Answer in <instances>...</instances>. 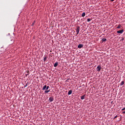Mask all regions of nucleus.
<instances>
[{
  "mask_svg": "<svg viewBox=\"0 0 125 125\" xmlns=\"http://www.w3.org/2000/svg\"><path fill=\"white\" fill-rule=\"evenodd\" d=\"M101 65H98L97 67V72H100V71H101Z\"/></svg>",
  "mask_w": 125,
  "mask_h": 125,
  "instance_id": "obj_1",
  "label": "nucleus"
},
{
  "mask_svg": "<svg viewBox=\"0 0 125 125\" xmlns=\"http://www.w3.org/2000/svg\"><path fill=\"white\" fill-rule=\"evenodd\" d=\"M83 44H80L78 46V48H82V47H83Z\"/></svg>",
  "mask_w": 125,
  "mask_h": 125,
  "instance_id": "obj_2",
  "label": "nucleus"
},
{
  "mask_svg": "<svg viewBox=\"0 0 125 125\" xmlns=\"http://www.w3.org/2000/svg\"><path fill=\"white\" fill-rule=\"evenodd\" d=\"M53 97H51L49 98V100L50 102H52V101H53Z\"/></svg>",
  "mask_w": 125,
  "mask_h": 125,
  "instance_id": "obj_3",
  "label": "nucleus"
},
{
  "mask_svg": "<svg viewBox=\"0 0 125 125\" xmlns=\"http://www.w3.org/2000/svg\"><path fill=\"white\" fill-rule=\"evenodd\" d=\"M76 32H80V26H77Z\"/></svg>",
  "mask_w": 125,
  "mask_h": 125,
  "instance_id": "obj_4",
  "label": "nucleus"
},
{
  "mask_svg": "<svg viewBox=\"0 0 125 125\" xmlns=\"http://www.w3.org/2000/svg\"><path fill=\"white\" fill-rule=\"evenodd\" d=\"M42 90H45L46 89V85H44L42 87Z\"/></svg>",
  "mask_w": 125,
  "mask_h": 125,
  "instance_id": "obj_5",
  "label": "nucleus"
},
{
  "mask_svg": "<svg viewBox=\"0 0 125 125\" xmlns=\"http://www.w3.org/2000/svg\"><path fill=\"white\" fill-rule=\"evenodd\" d=\"M72 91L71 90H69L68 92V95H71L72 94Z\"/></svg>",
  "mask_w": 125,
  "mask_h": 125,
  "instance_id": "obj_6",
  "label": "nucleus"
},
{
  "mask_svg": "<svg viewBox=\"0 0 125 125\" xmlns=\"http://www.w3.org/2000/svg\"><path fill=\"white\" fill-rule=\"evenodd\" d=\"M57 66H58V62H56L54 64V67H57Z\"/></svg>",
  "mask_w": 125,
  "mask_h": 125,
  "instance_id": "obj_7",
  "label": "nucleus"
},
{
  "mask_svg": "<svg viewBox=\"0 0 125 125\" xmlns=\"http://www.w3.org/2000/svg\"><path fill=\"white\" fill-rule=\"evenodd\" d=\"M82 17H84V16H85V13L83 12L82 14Z\"/></svg>",
  "mask_w": 125,
  "mask_h": 125,
  "instance_id": "obj_8",
  "label": "nucleus"
},
{
  "mask_svg": "<svg viewBox=\"0 0 125 125\" xmlns=\"http://www.w3.org/2000/svg\"><path fill=\"white\" fill-rule=\"evenodd\" d=\"M125 84V81H122L120 84V85H124Z\"/></svg>",
  "mask_w": 125,
  "mask_h": 125,
  "instance_id": "obj_9",
  "label": "nucleus"
},
{
  "mask_svg": "<svg viewBox=\"0 0 125 125\" xmlns=\"http://www.w3.org/2000/svg\"><path fill=\"white\" fill-rule=\"evenodd\" d=\"M50 91V90H47L44 91V93H48V92H49Z\"/></svg>",
  "mask_w": 125,
  "mask_h": 125,
  "instance_id": "obj_10",
  "label": "nucleus"
},
{
  "mask_svg": "<svg viewBox=\"0 0 125 125\" xmlns=\"http://www.w3.org/2000/svg\"><path fill=\"white\" fill-rule=\"evenodd\" d=\"M85 95H83V96H82V97H81V99H82V100H83V99H84V97H85Z\"/></svg>",
  "mask_w": 125,
  "mask_h": 125,
  "instance_id": "obj_11",
  "label": "nucleus"
},
{
  "mask_svg": "<svg viewBox=\"0 0 125 125\" xmlns=\"http://www.w3.org/2000/svg\"><path fill=\"white\" fill-rule=\"evenodd\" d=\"M102 42H106V41H107V39H105V38H103L102 40Z\"/></svg>",
  "mask_w": 125,
  "mask_h": 125,
  "instance_id": "obj_12",
  "label": "nucleus"
},
{
  "mask_svg": "<svg viewBox=\"0 0 125 125\" xmlns=\"http://www.w3.org/2000/svg\"><path fill=\"white\" fill-rule=\"evenodd\" d=\"M46 59H47V57H44L43 58V61L44 62H45V61H46Z\"/></svg>",
  "mask_w": 125,
  "mask_h": 125,
  "instance_id": "obj_13",
  "label": "nucleus"
},
{
  "mask_svg": "<svg viewBox=\"0 0 125 125\" xmlns=\"http://www.w3.org/2000/svg\"><path fill=\"white\" fill-rule=\"evenodd\" d=\"M87 22H90V21H91V19H88L87 20Z\"/></svg>",
  "mask_w": 125,
  "mask_h": 125,
  "instance_id": "obj_14",
  "label": "nucleus"
},
{
  "mask_svg": "<svg viewBox=\"0 0 125 125\" xmlns=\"http://www.w3.org/2000/svg\"><path fill=\"white\" fill-rule=\"evenodd\" d=\"M49 88V86H47L46 87V90H47Z\"/></svg>",
  "mask_w": 125,
  "mask_h": 125,
  "instance_id": "obj_15",
  "label": "nucleus"
},
{
  "mask_svg": "<svg viewBox=\"0 0 125 125\" xmlns=\"http://www.w3.org/2000/svg\"><path fill=\"white\" fill-rule=\"evenodd\" d=\"M117 32H124V30H118Z\"/></svg>",
  "mask_w": 125,
  "mask_h": 125,
  "instance_id": "obj_16",
  "label": "nucleus"
},
{
  "mask_svg": "<svg viewBox=\"0 0 125 125\" xmlns=\"http://www.w3.org/2000/svg\"><path fill=\"white\" fill-rule=\"evenodd\" d=\"M120 28H121V25H118L117 27L118 29H120Z\"/></svg>",
  "mask_w": 125,
  "mask_h": 125,
  "instance_id": "obj_17",
  "label": "nucleus"
},
{
  "mask_svg": "<svg viewBox=\"0 0 125 125\" xmlns=\"http://www.w3.org/2000/svg\"><path fill=\"white\" fill-rule=\"evenodd\" d=\"M118 34H123V32H117Z\"/></svg>",
  "mask_w": 125,
  "mask_h": 125,
  "instance_id": "obj_18",
  "label": "nucleus"
},
{
  "mask_svg": "<svg viewBox=\"0 0 125 125\" xmlns=\"http://www.w3.org/2000/svg\"><path fill=\"white\" fill-rule=\"evenodd\" d=\"M125 107H124L122 109V111H125Z\"/></svg>",
  "mask_w": 125,
  "mask_h": 125,
  "instance_id": "obj_19",
  "label": "nucleus"
},
{
  "mask_svg": "<svg viewBox=\"0 0 125 125\" xmlns=\"http://www.w3.org/2000/svg\"><path fill=\"white\" fill-rule=\"evenodd\" d=\"M118 117V116H115V117H114V119H116V118H117Z\"/></svg>",
  "mask_w": 125,
  "mask_h": 125,
  "instance_id": "obj_20",
  "label": "nucleus"
},
{
  "mask_svg": "<svg viewBox=\"0 0 125 125\" xmlns=\"http://www.w3.org/2000/svg\"><path fill=\"white\" fill-rule=\"evenodd\" d=\"M123 114H125V111H124V112H123Z\"/></svg>",
  "mask_w": 125,
  "mask_h": 125,
  "instance_id": "obj_21",
  "label": "nucleus"
},
{
  "mask_svg": "<svg viewBox=\"0 0 125 125\" xmlns=\"http://www.w3.org/2000/svg\"><path fill=\"white\" fill-rule=\"evenodd\" d=\"M111 0V1H114V0Z\"/></svg>",
  "mask_w": 125,
  "mask_h": 125,
  "instance_id": "obj_22",
  "label": "nucleus"
},
{
  "mask_svg": "<svg viewBox=\"0 0 125 125\" xmlns=\"http://www.w3.org/2000/svg\"><path fill=\"white\" fill-rule=\"evenodd\" d=\"M79 34V32H77V34L78 35Z\"/></svg>",
  "mask_w": 125,
  "mask_h": 125,
  "instance_id": "obj_23",
  "label": "nucleus"
},
{
  "mask_svg": "<svg viewBox=\"0 0 125 125\" xmlns=\"http://www.w3.org/2000/svg\"><path fill=\"white\" fill-rule=\"evenodd\" d=\"M26 86H27V84H26V85H25V87H26Z\"/></svg>",
  "mask_w": 125,
  "mask_h": 125,
  "instance_id": "obj_24",
  "label": "nucleus"
},
{
  "mask_svg": "<svg viewBox=\"0 0 125 125\" xmlns=\"http://www.w3.org/2000/svg\"><path fill=\"white\" fill-rule=\"evenodd\" d=\"M122 40H124V38Z\"/></svg>",
  "mask_w": 125,
  "mask_h": 125,
  "instance_id": "obj_25",
  "label": "nucleus"
}]
</instances>
